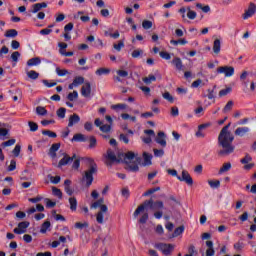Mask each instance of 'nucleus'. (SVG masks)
Wrapping results in <instances>:
<instances>
[{
    "label": "nucleus",
    "mask_w": 256,
    "mask_h": 256,
    "mask_svg": "<svg viewBox=\"0 0 256 256\" xmlns=\"http://www.w3.org/2000/svg\"><path fill=\"white\" fill-rule=\"evenodd\" d=\"M27 76L29 77V79H39V73L34 70L27 72Z\"/></svg>",
    "instance_id": "nucleus-42"
},
{
    "label": "nucleus",
    "mask_w": 256,
    "mask_h": 256,
    "mask_svg": "<svg viewBox=\"0 0 256 256\" xmlns=\"http://www.w3.org/2000/svg\"><path fill=\"white\" fill-rule=\"evenodd\" d=\"M42 135H47L48 137H51L52 139H55L57 137V133H55L51 130H43Z\"/></svg>",
    "instance_id": "nucleus-45"
},
{
    "label": "nucleus",
    "mask_w": 256,
    "mask_h": 256,
    "mask_svg": "<svg viewBox=\"0 0 256 256\" xmlns=\"http://www.w3.org/2000/svg\"><path fill=\"white\" fill-rule=\"evenodd\" d=\"M98 75H109L111 73V69L109 68H100L97 70Z\"/></svg>",
    "instance_id": "nucleus-50"
},
{
    "label": "nucleus",
    "mask_w": 256,
    "mask_h": 256,
    "mask_svg": "<svg viewBox=\"0 0 256 256\" xmlns=\"http://www.w3.org/2000/svg\"><path fill=\"white\" fill-rule=\"evenodd\" d=\"M143 157H144V165H152L151 160L153 159V155L147 152H144Z\"/></svg>",
    "instance_id": "nucleus-25"
},
{
    "label": "nucleus",
    "mask_w": 256,
    "mask_h": 256,
    "mask_svg": "<svg viewBox=\"0 0 256 256\" xmlns=\"http://www.w3.org/2000/svg\"><path fill=\"white\" fill-rule=\"evenodd\" d=\"M119 141H123L127 145L129 144V136L127 134H120Z\"/></svg>",
    "instance_id": "nucleus-54"
},
{
    "label": "nucleus",
    "mask_w": 256,
    "mask_h": 256,
    "mask_svg": "<svg viewBox=\"0 0 256 256\" xmlns=\"http://www.w3.org/2000/svg\"><path fill=\"white\" fill-rule=\"evenodd\" d=\"M196 7H197V9H201V11H203V13H209V11H211V7H209V5L203 6V4L197 3Z\"/></svg>",
    "instance_id": "nucleus-35"
},
{
    "label": "nucleus",
    "mask_w": 256,
    "mask_h": 256,
    "mask_svg": "<svg viewBox=\"0 0 256 256\" xmlns=\"http://www.w3.org/2000/svg\"><path fill=\"white\" fill-rule=\"evenodd\" d=\"M71 211H77V199L75 197L69 198Z\"/></svg>",
    "instance_id": "nucleus-30"
},
{
    "label": "nucleus",
    "mask_w": 256,
    "mask_h": 256,
    "mask_svg": "<svg viewBox=\"0 0 256 256\" xmlns=\"http://www.w3.org/2000/svg\"><path fill=\"white\" fill-rule=\"evenodd\" d=\"M172 64L175 66V68L178 71H183V61H181V58L176 57L172 60Z\"/></svg>",
    "instance_id": "nucleus-20"
},
{
    "label": "nucleus",
    "mask_w": 256,
    "mask_h": 256,
    "mask_svg": "<svg viewBox=\"0 0 256 256\" xmlns=\"http://www.w3.org/2000/svg\"><path fill=\"white\" fill-rule=\"evenodd\" d=\"M249 131V127H238L236 130H235V135L238 136V137H243L245 135H247V132Z\"/></svg>",
    "instance_id": "nucleus-19"
},
{
    "label": "nucleus",
    "mask_w": 256,
    "mask_h": 256,
    "mask_svg": "<svg viewBox=\"0 0 256 256\" xmlns=\"http://www.w3.org/2000/svg\"><path fill=\"white\" fill-rule=\"evenodd\" d=\"M28 125L30 127V131H37V129H39V126L35 122H28Z\"/></svg>",
    "instance_id": "nucleus-60"
},
{
    "label": "nucleus",
    "mask_w": 256,
    "mask_h": 256,
    "mask_svg": "<svg viewBox=\"0 0 256 256\" xmlns=\"http://www.w3.org/2000/svg\"><path fill=\"white\" fill-rule=\"evenodd\" d=\"M100 15H101L102 17H109V9L102 8V9L100 10Z\"/></svg>",
    "instance_id": "nucleus-64"
},
{
    "label": "nucleus",
    "mask_w": 256,
    "mask_h": 256,
    "mask_svg": "<svg viewBox=\"0 0 256 256\" xmlns=\"http://www.w3.org/2000/svg\"><path fill=\"white\" fill-rule=\"evenodd\" d=\"M63 155H64L63 158L58 163V167L69 165V163H72V161H74L77 157L76 154H73L72 157H70L67 153H64Z\"/></svg>",
    "instance_id": "nucleus-11"
},
{
    "label": "nucleus",
    "mask_w": 256,
    "mask_h": 256,
    "mask_svg": "<svg viewBox=\"0 0 256 256\" xmlns=\"http://www.w3.org/2000/svg\"><path fill=\"white\" fill-rule=\"evenodd\" d=\"M107 221H109V207L101 206V208H98L97 223L103 225Z\"/></svg>",
    "instance_id": "nucleus-5"
},
{
    "label": "nucleus",
    "mask_w": 256,
    "mask_h": 256,
    "mask_svg": "<svg viewBox=\"0 0 256 256\" xmlns=\"http://www.w3.org/2000/svg\"><path fill=\"white\" fill-rule=\"evenodd\" d=\"M68 101H77L79 99V93L74 90L72 93H69L67 96Z\"/></svg>",
    "instance_id": "nucleus-28"
},
{
    "label": "nucleus",
    "mask_w": 256,
    "mask_h": 256,
    "mask_svg": "<svg viewBox=\"0 0 256 256\" xmlns=\"http://www.w3.org/2000/svg\"><path fill=\"white\" fill-rule=\"evenodd\" d=\"M187 17L188 19H196L197 18V12L191 10V7H187Z\"/></svg>",
    "instance_id": "nucleus-31"
},
{
    "label": "nucleus",
    "mask_w": 256,
    "mask_h": 256,
    "mask_svg": "<svg viewBox=\"0 0 256 256\" xmlns=\"http://www.w3.org/2000/svg\"><path fill=\"white\" fill-rule=\"evenodd\" d=\"M142 81L145 83V85H151L153 81H157V77H155L153 74H150L148 77L142 78Z\"/></svg>",
    "instance_id": "nucleus-23"
},
{
    "label": "nucleus",
    "mask_w": 256,
    "mask_h": 256,
    "mask_svg": "<svg viewBox=\"0 0 256 256\" xmlns=\"http://www.w3.org/2000/svg\"><path fill=\"white\" fill-rule=\"evenodd\" d=\"M19 57H21V53H19V51H15L11 54V59L14 63L19 61Z\"/></svg>",
    "instance_id": "nucleus-47"
},
{
    "label": "nucleus",
    "mask_w": 256,
    "mask_h": 256,
    "mask_svg": "<svg viewBox=\"0 0 256 256\" xmlns=\"http://www.w3.org/2000/svg\"><path fill=\"white\" fill-rule=\"evenodd\" d=\"M142 27H143V29H151V27H153V22H151L149 20H144L142 22Z\"/></svg>",
    "instance_id": "nucleus-53"
},
{
    "label": "nucleus",
    "mask_w": 256,
    "mask_h": 256,
    "mask_svg": "<svg viewBox=\"0 0 256 256\" xmlns=\"http://www.w3.org/2000/svg\"><path fill=\"white\" fill-rule=\"evenodd\" d=\"M162 96L164 99H166V101H169V103H173L174 98L172 97L171 93L165 92Z\"/></svg>",
    "instance_id": "nucleus-56"
},
{
    "label": "nucleus",
    "mask_w": 256,
    "mask_h": 256,
    "mask_svg": "<svg viewBox=\"0 0 256 256\" xmlns=\"http://www.w3.org/2000/svg\"><path fill=\"white\" fill-rule=\"evenodd\" d=\"M213 51H214L215 55H219V53H221V40L220 39L214 40Z\"/></svg>",
    "instance_id": "nucleus-21"
},
{
    "label": "nucleus",
    "mask_w": 256,
    "mask_h": 256,
    "mask_svg": "<svg viewBox=\"0 0 256 256\" xmlns=\"http://www.w3.org/2000/svg\"><path fill=\"white\" fill-rule=\"evenodd\" d=\"M251 161H253V157H251L249 154H246L245 157L240 160V163H242V165H247L251 163Z\"/></svg>",
    "instance_id": "nucleus-37"
},
{
    "label": "nucleus",
    "mask_w": 256,
    "mask_h": 256,
    "mask_svg": "<svg viewBox=\"0 0 256 256\" xmlns=\"http://www.w3.org/2000/svg\"><path fill=\"white\" fill-rule=\"evenodd\" d=\"M155 249H158V251H161L163 255L169 256L173 251H175V245L173 244H167V243H156L154 245Z\"/></svg>",
    "instance_id": "nucleus-6"
},
{
    "label": "nucleus",
    "mask_w": 256,
    "mask_h": 256,
    "mask_svg": "<svg viewBox=\"0 0 256 256\" xmlns=\"http://www.w3.org/2000/svg\"><path fill=\"white\" fill-rule=\"evenodd\" d=\"M121 161H124L126 165H129L130 162L135 159L137 163H141V157H137L133 151H129L127 153H120Z\"/></svg>",
    "instance_id": "nucleus-7"
},
{
    "label": "nucleus",
    "mask_w": 256,
    "mask_h": 256,
    "mask_svg": "<svg viewBox=\"0 0 256 256\" xmlns=\"http://www.w3.org/2000/svg\"><path fill=\"white\" fill-rule=\"evenodd\" d=\"M14 143H16V140L15 139H10L6 142H3L1 144V147H11V145H13Z\"/></svg>",
    "instance_id": "nucleus-57"
},
{
    "label": "nucleus",
    "mask_w": 256,
    "mask_h": 256,
    "mask_svg": "<svg viewBox=\"0 0 256 256\" xmlns=\"http://www.w3.org/2000/svg\"><path fill=\"white\" fill-rule=\"evenodd\" d=\"M117 75L119 77H128L129 76V72H127L126 70H118L117 71Z\"/></svg>",
    "instance_id": "nucleus-62"
},
{
    "label": "nucleus",
    "mask_w": 256,
    "mask_h": 256,
    "mask_svg": "<svg viewBox=\"0 0 256 256\" xmlns=\"http://www.w3.org/2000/svg\"><path fill=\"white\" fill-rule=\"evenodd\" d=\"M183 231H185V226H180L176 228L173 232V237H179V235H181Z\"/></svg>",
    "instance_id": "nucleus-40"
},
{
    "label": "nucleus",
    "mask_w": 256,
    "mask_h": 256,
    "mask_svg": "<svg viewBox=\"0 0 256 256\" xmlns=\"http://www.w3.org/2000/svg\"><path fill=\"white\" fill-rule=\"evenodd\" d=\"M177 179L179 181H184L187 183V185H193V178L191 177V175L189 174V172H187L186 170L182 171V176H177Z\"/></svg>",
    "instance_id": "nucleus-13"
},
{
    "label": "nucleus",
    "mask_w": 256,
    "mask_h": 256,
    "mask_svg": "<svg viewBox=\"0 0 256 256\" xmlns=\"http://www.w3.org/2000/svg\"><path fill=\"white\" fill-rule=\"evenodd\" d=\"M231 109H233V101L232 100L227 102V104L223 108V113H229V111H231Z\"/></svg>",
    "instance_id": "nucleus-44"
},
{
    "label": "nucleus",
    "mask_w": 256,
    "mask_h": 256,
    "mask_svg": "<svg viewBox=\"0 0 256 256\" xmlns=\"http://www.w3.org/2000/svg\"><path fill=\"white\" fill-rule=\"evenodd\" d=\"M29 225L30 223L28 221L20 222L18 227L14 229V233H16V235H23V233H27Z\"/></svg>",
    "instance_id": "nucleus-10"
},
{
    "label": "nucleus",
    "mask_w": 256,
    "mask_h": 256,
    "mask_svg": "<svg viewBox=\"0 0 256 256\" xmlns=\"http://www.w3.org/2000/svg\"><path fill=\"white\" fill-rule=\"evenodd\" d=\"M19 33L15 29H10L5 32V37L15 39Z\"/></svg>",
    "instance_id": "nucleus-26"
},
{
    "label": "nucleus",
    "mask_w": 256,
    "mask_h": 256,
    "mask_svg": "<svg viewBox=\"0 0 256 256\" xmlns=\"http://www.w3.org/2000/svg\"><path fill=\"white\" fill-rule=\"evenodd\" d=\"M142 54H143V50L136 49L132 52V57H133V59H137V58L141 57Z\"/></svg>",
    "instance_id": "nucleus-52"
},
{
    "label": "nucleus",
    "mask_w": 256,
    "mask_h": 256,
    "mask_svg": "<svg viewBox=\"0 0 256 256\" xmlns=\"http://www.w3.org/2000/svg\"><path fill=\"white\" fill-rule=\"evenodd\" d=\"M81 95L83 97H89V95H91V84L89 82L83 84L81 88Z\"/></svg>",
    "instance_id": "nucleus-17"
},
{
    "label": "nucleus",
    "mask_w": 256,
    "mask_h": 256,
    "mask_svg": "<svg viewBox=\"0 0 256 256\" xmlns=\"http://www.w3.org/2000/svg\"><path fill=\"white\" fill-rule=\"evenodd\" d=\"M208 185H210V187L212 189H219V187H221V181H219V180H215V181L209 180Z\"/></svg>",
    "instance_id": "nucleus-29"
},
{
    "label": "nucleus",
    "mask_w": 256,
    "mask_h": 256,
    "mask_svg": "<svg viewBox=\"0 0 256 256\" xmlns=\"http://www.w3.org/2000/svg\"><path fill=\"white\" fill-rule=\"evenodd\" d=\"M229 127H231V123H228L224 126L218 136V145L222 147L218 151L219 157H228L231 153H234L235 146L233 145V141H235V136L229 131Z\"/></svg>",
    "instance_id": "nucleus-1"
},
{
    "label": "nucleus",
    "mask_w": 256,
    "mask_h": 256,
    "mask_svg": "<svg viewBox=\"0 0 256 256\" xmlns=\"http://www.w3.org/2000/svg\"><path fill=\"white\" fill-rule=\"evenodd\" d=\"M67 113V109L61 107L56 111L57 117H59V119H65V114Z\"/></svg>",
    "instance_id": "nucleus-33"
},
{
    "label": "nucleus",
    "mask_w": 256,
    "mask_h": 256,
    "mask_svg": "<svg viewBox=\"0 0 256 256\" xmlns=\"http://www.w3.org/2000/svg\"><path fill=\"white\" fill-rule=\"evenodd\" d=\"M245 248V243L238 241L234 244V249L236 251H243V249Z\"/></svg>",
    "instance_id": "nucleus-43"
},
{
    "label": "nucleus",
    "mask_w": 256,
    "mask_h": 256,
    "mask_svg": "<svg viewBox=\"0 0 256 256\" xmlns=\"http://www.w3.org/2000/svg\"><path fill=\"white\" fill-rule=\"evenodd\" d=\"M52 193H53V195H55V197H58V199L63 198V192H61V189H59L57 187L52 188Z\"/></svg>",
    "instance_id": "nucleus-36"
},
{
    "label": "nucleus",
    "mask_w": 256,
    "mask_h": 256,
    "mask_svg": "<svg viewBox=\"0 0 256 256\" xmlns=\"http://www.w3.org/2000/svg\"><path fill=\"white\" fill-rule=\"evenodd\" d=\"M42 9H47V3H36L32 5L31 9L29 10V13H39Z\"/></svg>",
    "instance_id": "nucleus-14"
},
{
    "label": "nucleus",
    "mask_w": 256,
    "mask_h": 256,
    "mask_svg": "<svg viewBox=\"0 0 256 256\" xmlns=\"http://www.w3.org/2000/svg\"><path fill=\"white\" fill-rule=\"evenodd\" d=\"M217 73H224L225 77H233L235 68L233 66H221L217 68Z\"/></svg>",
    "instance_id": "nucleus-9"
},
{
    "label": "nucleus",
    "mask_w": 256,
    "mask_h": 256,
    "mask_svg": "<svg viewBox=\"0 0 256 256\" xmlns=\"http://www.w3.org/2000/svg\"><path fill=\"white\" fill-rule=\"evenodd\" d=\"M81 121V117L77 114H73L69 117L68 127H73V125H77Z\"/></svg>",
    "instance_id": "nucleus-18"
},
{
    "label": "nucleus",
    "mask_w": 256,
    "mask_h": 256,
    "mask_svg": "<svg viewBox=\"0 0 256 256\" xmlns=\"http://www.w3.org/2000/svg\"><path fill=\"white\" fill-rule=\"evenodd\" d=\"M56 73L59 77H65V75H69V71L67 69H61L59 67L56 68Z\"/></svg>",
    "instance_id": "nucleus-38"
},
{
    "label": "nucleus",
    "mask_w": 256,
    "mask_h": 256,
    "mask_svg": "<svg viewBox=\"0 0 256 256\" xmlns=\"http://www.w3.org/2000/svg\"><path fill=\"white\" fill-rule=\"evenodd\" d=\"M231 169V162L224 163L219 170V173H227Z\"/></svg>",
    "instance_id": "nucleus-32"
},
{
    "label": "nucleus",
    "mask_w": 256,
    "mask_h": 256,
    "mask_svg": "<svg viewBox=\"0 0 256 256\" xmlns=\"http://www.w3.org/2000/svg\"><path fill=\"white\" fill-rule=\"evenodd\" d=\"M14 157H19V153H21V145L17 144L12 151Z\"/></svg>",
    "instance_id": "nucleus-55"
},
{
    "label": "nucleus",
    "mask_w": 256,
    "mask_h": 256,
    "mask_svg": "<svg viewBox=\"0 0 256 256\" xmlns=\"http://www.w3.org/2000/svg\"><path fill=\"white\" fill-rule=\"evenodd\" d=\"M105 120L107 121L108 124H105L103 120L97 119V127H99L100 131L102 134L101 137L103 139H111V125H113V118H111L110 115H105Z\"/></svg>",
    "instance_id": "nucleus-3"
},
{
    "label": "nucleus",
    "mask_w": 256,
    "mask_h": 256,
    "mask_svg": "<svg viewBox=\"0 0 256 256\" xmlns=\"http://www.w3.org/2000/svg\"><path fill=\"white\" fill-rule=\"evenodd\" d=\"M165 137V132H158V136L155 139L156 143H158V145H161V147H167V140H165Z\"/></svg>",
    "instance_id": "nucleus-16"
},
{
    "label": "nucleus",
    "mask_w": 256,
    "mask_h": 256,
    "mask_svg": "<svg viewBox=\"0 0 256 256\" xmlns=\"http://www.w3.org/2000/svg\"><path fill=\"white\" fill-rule=\"evenodd\" d=\"M9 139V129L5 128V124L0 122V141Z\"/></svg>",
    "instance_id": "nucleus-15"
},
{
    "label": "nucleus",
    "mask_w": 256,
    "mask_h": 256,
    "mask_svg": "<svg viewBox=\"0 0 256 256\" xmlns=\"http://www.w3.org/2000/svg\"><path fill=\"white\" fill-rule=\"evenodd\" d=\"M256 13V5L255 3H250L248 6V9L245 11V13L242 15L243 19H249V17H253Z\"/></svg>",
    "instance_id": "nucleus-12"
},
{
    "label": "nucleus",
    "mask_w": 256,
    "mask_h": 256,
    "mask_svg": "<svg viewBox=\"0 0 256 256\" xmlns=\"http://www.w3.org/2000/svg\"><path fill=\"white\" fill-rule=\"evenodd\" d=\"M154 157H163L165 155V151L163 149L154 148Z\"/></svg>",
    "instance_id": "nucleus-51"
},
{
    "label": "nucleus",
    "mask_w": 256,
    "mask_h": 256,
    "mask_svg": "<svg viewBox=\"0 0 256 256\" xmlns=\"http://www.w3.org/2000/svg\"><path fill=\"white\" fill-rule=\"evenodd\" d=\"M93 173H95V168L91 167L84 173V176L82 177V183H86L87 187H90V185L93 183Z\"/></svg>",
    "instance_id": "nucleus-8"
},
{
    "label": "nucleus",
    "mask_w": 256,
    "mask_h": 256,
    "mask_svg": "<svg viewBox=\"0 0 256 256\" xmlns=\"http://www.w3.org/2000/svg\"><path fill=\"white\" fill-rule=\"evenodd\" d=\"M126 171H132L133 173H137V171H139V165L138 164H131L128 163L127 166L125 167Z\"/></svg>",
    "instance_id": "nucleus-24"
},
{
    "label": "nucleus",
    "mask_w": 256,
    "mask_h": 256,
    "mask_svg": "<svg viewBox=\"0 0 256 256\" xmlns=\"http://www.w3.org/2000/svg\"><path fill=\"white\" fill-rule=\"evenodd\" d=\"M165 208V204L163 201L157 200L154 201L153 198L149 200H145L142 204H140L137 209L134 211V217H138L143 211H154L155 219H161L163 217L162 209Z\"/></svg>",
    "instance_id": "nucleus-2"
},
{
    "label": "nucleus",
    "mask_w": 256,
    "mask_h": 256,
    "mask_svg": "<svg viewBox=\"0 0 256 256\" xmlns=\"http://www.w3.org/2000/svg\"><path fill=\"white\" fill-rule=\"evenodd\" d=\"M148 220H149V213L145 212L139 219V223H141L142 225H145V223H147Z\"/></svg>",
    "instance_id": "nucleus-49"
},
{
    "label": "nucleus",
    "mask_w": 256,
    "mask_h": 256,
    "mask_svg": "<svg viewBox=\"0 0 256 256\" xmlns=\"http://www.w3.org/2000/svg\"><path fill=\"white\" fill-rule=\"evenodd\" d=\"M119 163H121V154H118L117 157L113 150L108 149L105 162L107 167H113V165H119Z\"/></svg>",
    "instance_id": "nucleus-4"
},
{
    "label": "nucleus",
    "mask_w": 256,
    "mask_h": 256,
    "mask_svg": "<svg viewBox=\"0 0 256 256\" xmlns=\"http://www.w3.org/2000/svg\"><path fill=\"white\" fill-rule=\"evenodd\" d=\"M160 57L162 59H166V61H169V59H171V54H169V52L161 51Z\"/></svg>",
    "instance_id": "nucleus-58"
},
{
    "label": "nucleus",
    "mask_w": 256,
    "mask_h": 256,
    "mask_svg": "<svg viewBox=\"0 0 256 256\" xmlns=\"http://www.w3.org/2000/svg\"><path fill=\"white\" fill-rule=\"evenodd\" d=\"M44 201L46 203V207H55V205H57V203L51 201L49 198H46Z\"/></svg>",
    "instance_id": "nucleus-63"
},
{
    "label": "nucleus",
    "mask_w": 256,
    "mask_h": 256,
    "mask_svg": "<svg viewBox=\"0 0 256 256\" xmlns=\"http://www.w3.org/2000/svg\"><path fill=\"white\" fill-rule=\"evenodd\" d=\"M123 47H125V42H123V40H120L118 42V44H113V48L115 50H117L118 52L121 51V49H123Z\"/></svg>",
    "instance_id": "nucleus-46"
},
{
    "label": "nucleus",
    "mask_w": 256,
    "mask_h": 256,
    "mask_svg": "<svg viewBox=\"0 0 256 256\" xmlns=\"http://www.w3.org/2000/svg\"><path fill=\"white\" fill-rule=\"evenodd\" d=\"M232 89L231 87L222 89L219 91V97H225V95H229V93H231Z\"/></svg>",
    "instance_id": "nucleus-48"
},
{
    "label": "nucleus",
    "mask_w": 256,
    "mask_h": 256,
    "mask_svg": "<svg viewBox=\"0 0 256 256\" xmlns=\"http://www.w3.org/2000/svg\"><path fill=\"white\" fill-rule=\"evenodd\" d=\"M72 141L85 142L87 141V138H85V135L78 133L73 136Z\"/></svg>",
    "instance_id": "nucleus-27"
},
{
    "label": "nucleus",
    "mask_w": 256,
    "mask_h": 256,
    "mask_svg": "<svg viewBox=\"0 0 256 256\" xmlns=\"http://www.w3.org/2000/svg\"><path fill=\"white\" fill-rule=\"evenodd\" d=\"M51 227V222L46 221L42 224L41 229H40V233H47V229H49Z\"/></svg>",
    "instance_id": "nucleus-39"
},
{
    "label": "nucleus",
    "mask_w": 256,
    "mask_h": 256,
    "mask_svg": "<svg viewBox=\"0 0 256 256\" xmlns=\"http://www.w3.org/2000/svg\"><path fill=\"white\" fill-rule=\"evenodd\" d=\"M36 113H37V115L45 116V115H47V109H45V107L38 106L36 108Z\"/></svg>",
    "instance_id": "nucleus-41"
},
{
    "label": "nucleus",
    "mask_w": 256,
    "mask_h": 256,
    "mask_svg": "<svg viewBox=\"0 0 256 256\" xmlns=\"http://www.w3.org/2000/svg\"><path fill=\"white\" fill-rule=\"evenodd\" d=\"M73 83L76 87H79V85H83L85 83V78L82 76H78L74 78Z\"/></svg>",
    "instance_id": "nucleus-34"
},
{
    "label": "nucleus",
    "mask_w": 256,
    "mask_h": 256,
    "mask_svg": "<svg viewBox=\"0 0 256 256\" xmlns=\"http://www.w3.org/2000/svg\"><path fill=\"white\" fill-rule=\"evenodd\" d=\"M15 169H17V162L15 160H11L8 171H15Z\"/></svg>",
    "instance_id": "nucleus-59"
},
{
    "label": "nucleus",
    "mask_w": 256,
    "mask_h": 256,
    "mask_svg": "<svg viewBox=\"0 0 256 256\" xmlns=\"http://www.w3.org/2000/svg\"><path fill=\"white\" fill-rule=\"evenodd\" d=\"M201 83H203V80L197 79L196 81H194V82L191 84L192 89H197V87H199V85H201Z\"/></svg>",
    "instance_id": "nucleus-61"
},
{
    "label": "nucleus",
    "mask_w": 256,
    "mask_h": 256,
    "mask_svg": "<svg viewBox=\"0 0 256 256\" xmlns=\"http://www.w3.org/2000/svg\"><path fill=\"white\" fill-rule=\"evenodd\" d=\"M27 65H28V67H33L35 65H41V58H39V57L31 58L27 61Z\"/></svg>",
    "instance_id": "nucleus-22"
}]
</instances>
